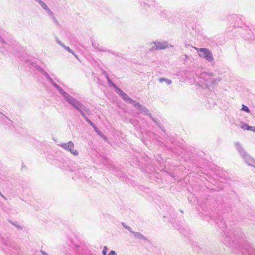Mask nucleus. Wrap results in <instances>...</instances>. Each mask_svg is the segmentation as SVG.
<instances>
[{
    "label": "nucleus",
    "mask_w": 255,
    "mask_h": 255,
    "mask_svg": "<svg viewBox=\"0 0 255 255\" xmlns=\"http://www.w3.org/2000/svg\"><path fill=\"white\" fill-rule=\"evenodd\" d=\"M107 251L108 248L106 247H105L104 250H103V255H106Z\"/></svg>",
    "instance_id": "nucleus-12"
},
{
    "label": "nucleus",
    "mask_w": 255,
    "mask_h": 255,
    "mask_svg": "<svg viewBox=\"0 0 255 255\" xmlns=\"http://www.w3.org/2000/svg\"><path fill=\"white\" fill-rule=\"evenodd\" d=\"M108 255H116V253L114 251H112Z\"/></svg>",
    "instance_id": "nucleus-14"
},
{
    "label": "nucleus",
    "mask_w": 255,
    "mask_h": 255,
    "mask_svg": "<svg viewBox=\"0 0 255 255\" xmlns=\"http://www.w3.org/2000/svg\"><path fill=\"white\" fill-rule=\"evenodd\" d=\"M39 3L40 4L41 6L45 9L46 10H49L48 7L47 6V4L43 2V1L41 0L38 1Z\"/></svg>",
    "instance_id": "nucleus-6"
},
{
    "label": "nucleus",
    "mask_w": 255,
    "mask_h": 255,
    "mask_svg": "<svg viewBox=\"0 0 255 255\" xmlns=\"http://www.w3.org/2000/svg\"><path fill=\"white\" fill-rule=\"evenodd\" d=\"M200 57L204 58L209 62L213 61L214 58L212 53L207 48H196Z\"/></svg>",
    "instance_id": "nucleus-2"
},
{
    "label": "nucleus",
    "mask_w": 255,
    "mask_h": 255,
    "mask_svg": "<svg viewBox=\"0 0 255 255\" xmlns=\"http://www.w3.org/2000/svg\"><path fill=\"white\" fill-rule=\"evenodd\" d=\"M139 236L141 237H143L142 235H139Z\"/></svg>",
    "instance_id": "nucleus-16"
},
{
    "label": "nucleus",
    "mask_w": 255,
    "mask_h": 255,
    "mask_svg": "<svg viewBox=\"0 0 255 255\" xmlns=\"http://www.w3.org/2000/svg\"><path fill=\"white\" fill-rule=\"evenodd\" d=\"M64 47L67 51L72 53L77 59H79L78 56L69 47L65 46Z\"/></svg>",
    "instance_id": "nucleus-5"
},
{
    "label": "nucleus",
    "mask_w": 255,
    "mask_h": 255,
    "mask_svg": "<svg viewBox=\"0 0 255 255\" xmlns=\"http://www.w3.org/2000/svg\"><path fill=\"white\" fill-rule=\"evenodd\" d=\"M241 128L244 130H249L250 126L247 124H244L242 126Z\"/></svg>",
    "instance_id": "nucleus-7"
},
{
    "label": "nucleus",
    "mask_w": 255,
    "mask_h": 255,
    "mask_svg": "<svg viewBox=\"0 0 255 255\" xmlns=\"http://www.w3.org/2000/svg\"><path fill=\"white\" fill-rule=\"evenodd\" d=\"M249 130H251V131L255 132V127L250 126Z\"/></svg>",
    "instance_id": "nucleus-13"
},
{
    "label": "nucleus",
    "mask_w": 255,
    "mask_h": 255,
    "mask_svg": "<svg viewBox=\"0 0 255 255\" xmlns=\"http://www.w3.org/2000/svg\"><path fill=\"white\" fill-rule=\"evenodd\" d=\"M119 94L122 97V98L126 101L128 102L129 99L130 98H129L126 93H125L124 91L120 90L119 88H117Z\"/></svg>",
    "instance_id": "nucleus-4"
},
{
    "label": "nucleus",
    "mask_w": 255,
    "mask_h": 255,
    "mask_svg": "<svg viewBox=\"0 0 255 255\" xmlns=\"http://www.w3.org/2000/svg\"><path fill=\"white\" fill-rule=\"evenodd\" d=\"M242 110L243 111H245L248 112V113H249L250 112V110H249V108L247 106H246L245 105H243V106H242Z\"/></svg>",
    "instance_id": "nucleus-10"
},
{
    "label": "nucleus",
    "mask_w": 255,
    "mask_h": 255,
    "mask_svg": "<svg viewBox=\"0 0 255 255\" xmlns=\"http://www.w3.org/2000/svg\"><path fill=\"white\" fill-rule=\"evenodd\" d=\"M142 107V105H140L139 103H137L136 104H135L134 106V107L137 109H141Z\"/></svg>",
    "instance_id": "nucleus-11"
},
{
    "label": "nucleus",
    "mask_w": 255,
    "mask_h": 255,
    "mask_svg": "<svg viewBox=\"0 0 255 255\" xmlns=\"http://www.w3.org/2000/svg\"><path fill=\"white\" fill-rule=\"evenodd\" d=\"M60 146L66 150L70 151L74 155H78V151L77 150H74V145L72 141L67 143H61Z\"/></svg>",
    "instance_id": "nucleus-3"
},
{
    "label": "nucleus",
    "mask_w": 255,
    "mask_h": 255,
    "mask_svg": "<svg viewBox=\"0 0 255 255\" xmlns=\"http://www.w3.org/2000/svg\"><path fill=\"white\" fill-rule=\"evenodd\" d=\"M61 93L64 95L67 102L79 111L83 116H84V114L81 109L82 108L83 109H85V107L81 103L73 99L66 92L62 91Z\"/></svg>",
    "instance_id": "nucleus-1"
},
{
    "label": "nucleus",
    "mask_w": 255,
    "mask_h": 255,
    "mask_svg": "<svg viewBox=\"0 0 255 255\" xmlns=\"http://www.w3.org/2000/svg\"><path fill=\"white\" fill-rule=\"evenodd\" d=\"M164 79H160V82L163 81H164Z\"/></svg>",
    "instance_id": "nucleus-15"
},
{
    "label": "nucleus",
    "mask_w": 255,
    "mask_h": 255,
    "mask_svg": "<svg viewBox=\"0 0 255 255\" xmlns=\"http://www.w3.org/2000/svg\"><path fill=\"white\" fill-rule=\"evenodd\" d=\"M85 119L86 120V121L88 122V123L91 126H92L94 128H95V126L94 125V124L90 121L89 120L87 117H86L85 116H83Z\"/></svg>",
    "instance_id": "nucleus-8"
},
{
    "label": "nucleus",
    "mask_w": 255,
    "mask_h": 255,
    "mask_svg": "<svg viewBox=\"0 0 255 255\" xmlns=\"http://www.w3.org/2000/svg\"><path fill=\"white\" fill-rule=\"evenodd\" d=\"M128 102L132 104L134 107L135 106V104L137 103L136 101H133L132 99L130 98L129 100L128 101Z\"/></svg>",
    "instance_id": "nucleus-9"
}]
</instances>
